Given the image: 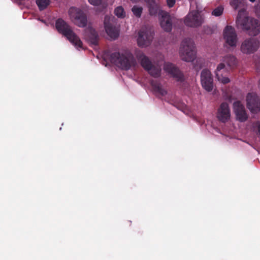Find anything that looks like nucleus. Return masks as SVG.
<instances>
[{
	"label": "nucleus",
	"instance_id": "1",
	"mask_svg": "<svg viewBox=\"0 0 260 260\" xmlns=\"http://www.w3.org/2000/svg\"><path fill=\"white\" fill-rule=\"evenodd\" d=\"M55 27L58 32L66 37L76 47H82V41L64 20L61 18L58 19L55 22Z\"/></svg>",
	"mask_w": 260,
	"mask_h": 260
},
{
	"label": "nucleus",
	"instance_id": "2",
	"mask_svg": "<svg viewBox=\"0 0 260 260\" xmlns=\"http://www.w3.org/2000/svg\"><path fill=\"white\" fill-rule=\"evenodd\" d=\"M110 61L122 70H128L136 64V61L130 52L124 53L114 52L110 57Z\"/></svg>",
	"mask_w": 260,
	"mask_h": 260
},
{
	"label": "nucleus",
	"instance_id": "3",
	"mask_svg": "<svg viewBox=\"0 0 260 260\" xmlns=\"http://www.w3.org/2000/svg\"><path fill=\"white\" fill-rule=\"evenodd\" d=\"M181 59L185 61H192L196 57V50L193 40L190 38H185L182 41L179 49Z\"/></svg>",
	"mask_w": 260,
	"mask_h": 260
},
{
	"label": "nucleus",
	"instance_id": "4",
	"mask_svg": "<svg viewBox=\"0 0 260 260\" xmlns=\"http://www.w3.org/2000/svg\"><path fill=\"white\" fill-rule=\"evenodd\" d=\"M71 21L77 26L84 27L87 23V19L86 14L80 9L76 7H71L68 11Z\"/></svg>",
	"mask_w": 260,
	"mask_h": 260
},
{
	"label": "nucleus",
	"instance_id": "5",
	"mask_svg": "<svg viewBox=\"0 0 260 260\" xmlns=\"http://www.w3.org/2000/svg\"><path fill=\"white\" fill-rule=\"evenodd\" d=\"M137 43L139 46L145 47L149 46L153 39V30L148 26H143L139 31Z\"/></svg>",
	"mask_w": 260,
	"mask_h": 260
},
{
	"label": "nucleus",
	"instance_id": "6",
	"mask_svg": "<svg viewBox=\"0 0 260 260\" xmlns=\"http://www.w3.org/2000/svg\"><path fill=\"white\" fill-rule=\"evenodd\" d=\"M243 28L248 31L250 36H255L260 32V24L258 20L251 18L249 20L248 18H245L241 22Z\"/></svg>",
	"mask_w": 260,
	"mask_h": 260
},
{
	"label": "nucleus",
	"instance_id": "7",
	"mask_svg": "<svg viewBox=\"0 0 260 260\" xmlns=\"http://www.w3.org/2000/svg\"><path fill=\"white\" fill-rule=\"evenodd\" d=\"M259 42L255 38L245 40L241 44V51L244 54H251L257 51Z\"/></svg>",
	"mask_w": 260,
	"mask_h": 260
},
{
	"label": "nucleus",
	"instance_id": "8",
	"mask_svg": "<svg viewBox=\"0 0 260 260\" xmlns=\"http://www.w3.org/2000/svg\"><path fill=\"white\" fill-rule=\"evenodd\" d=\"M201 82L203 88L206 91H211L213 88V79L210 71L204 69L201 74Z\"/></svg>",
	"mask_w": 260,
	"mask_h": 260
},
{
	"label": "nucleus",
	"instance_id": "9",
	"mask_svg": "<svg viewBox=\"0 0 260 260\" xmlns=\"http://www.w3.org/2000/svg\"><path fill=\"white\" fill-rule=\"evenodd\" d=\"M247 108L251 112L256 113L260 110V99L253 93H249L246 96Z\"/></svg>",
	"mask_w": 260,
	"mask_h": 260
},
{
	"label": "nucleus",
	"instance_id": "10",
	"mask_svg": "<svg viewBox=\"0 0 260 260\" xmlns=\"http://www.w3.org/2000/svg\"><path fill=\"white\" fill-rule=\"evenodd\" d=\"M223 38L227 45L235 47L237 42V36L235 29L231 26H226L223 30Z\"/></svg>",
	"mask_w": 260,
	"mask_h": 260
},
{
	"label": "nucleus",
	"instance_id": "11",
	"mask_svg": "<svg viewBox=\"0 0 260 260\" xmlns=\"http://www.w3.org/2000/svg\"><path fill=\"white\" fill-rule=\"evenodd\" d=\"M164 70L178 81H183L184 75L174 64L170 62H166L164 66Z\"/></svg>",
	"mask_w": 260,
	"mask_h": 260
},
{
	"label": "nucleus",
	"instance_id": "12",
	"mask_svg": "<svg viewBox=\"0 0 260 260\" xmlns=\"http://www.w3.org/2000/svg\"><path fill=\"white\" fill-rule=\"evenodd\" d=\"M184 24L190 27H198L202 24L201 18L197 11H192L185 17Z\"/></svg>",
	"mask_w": 260,
	"mask_h": 260
},
{
	"label": "nucleus",
	"instance_id": "13",
	"mask_svg": "<svg viewBox=\"0 0 260 260\" xmlns=\"http://www.w3.org/2000/svg\"><path fill=\"white\" fill-rule=\"evenodd\" d=\"M233 108L236 118L240 122H244L248 119L244 105L240 101H236L233 104Z\"/></svg>",
	"mask_w": 260,
	"mask_h": 260
},
{
	"label": "nucleus",
	"instance_id": "14",
	"mask_svg": "<svg viewBox=\"0 0 260 260\" xmlns=\"http://www.w3.org/2000/svg\"><path fill=\"white\" fill-rule=\"evenodd\" d=\"M229 71L225 67V64L223 62L220 63L217 67L215 71L216 78L218 80L223 84H226L230 82V80L226 75Z\"/></svg>",
	"mask_w": 260,
	"mask_h": 260
},
{
	"label": "nucleus",
	"instance_id": "15",
	"mask_svg": "<svg viewBox=\"0 0 260 260\" xmlns=\"http://www.w3.org/2000/svg\"><path fill=\"white\" fill-rule=\"evenodd\" d=\"M231 113L229 105L226 102H223L220 105L217 113L218 120L222 122H226L230 118Z\"/></svg>",
	"mask_w": 260,
	"mask_h": 260
},
{
	"label": "nucleus",
	"instance_id": "16",
	"mask_svg": "<svg viewBox=\"0 0 260 260\" xmlns=\"http://www.w3.org/2000/svg\"><path fill=\"white\" fill-rule=\"evenodd\" d=\"M110 18L106 16L104 20V26L106 32L112 39L115 40L119 36V29L110 21Z\"/></svg>",
	"mask_w": 260,
	"mask_h": 260
},
{
	"label": "nucleus",
	"instance_id": "17",
	"mask_svg": "<svg viewBox=\"0 0 260 260\" xmlns=\"http://www.w3.org/2000/svg\"><path fill=\"white\" fill-rule=\"evenodd\" d=\"M160 23L161 27L163 29L167 31L170 32L172 28V17L167 12H162L161 17L160 19Z\"/></svg>",
	"mask_w": 260,
	"mask_h": 260
},
{
	"label": "nucleus",
	"instance_id": "18",
	"mask_svg": "<svg viewBox=\"0 0 260 260\" xmlns=\"http://www.w3.org/2000/svg\"><path fill=\"white\" fill-rule=\"evenodd\" d=\"M86 37L87 41L93 45H97L99 41V35L96 30L88 27L86 31Z\"/></svg>",
	"mask_w": 260,
	"mask_h": 260
},
{
	"label": "nucleus",
	"instance_id": "19",
	"mask_svg": "<svg viewBox=\"0 0 260 260\" xmlns=\"http://www.w3.org/2000/svg\"><path fill=\"white\" fill-rule=\"evenodd\" d=\"M137 58L140 61L142 67L146 70L150 69L153 64L149 58L146 56L143 53L139 52L136 55Z\"/></svg>",
	"mask_w": 260,
	"mask_h": 260
},
{
	"label": "nucleus",
	"instance_id": "20",
	"mask_svg": "<svg viewBox=\"0 0 260 260\" xmlns=\"http://www.w3.org/2000/svg\"><path fill=\"white\" fill-rule=\"evenodd\" d=\"M222 61L224 64L226 63L230 69H236L238 66V59L233 55L229 54L224 56Z\"/></svg>",
	"mask_w": 260,
	"mask_h": 260
},
{
	"label": "nucleus",
	"instance_id": "21",
	"mask_svg": "<svg viewBox=\"0 0 260 260\" xmlns=\"http://www.w3.org/2000/svg\"><path fill=\"white\" fill-rule=\"evenodd\" d=\"M151 85L154 91L158 93L161 95L164 96L167 94V90L162 87L161 84L159 82L152 80L151 82Z\"/></svg>",
	"mask_w": 260,
	"mask_h": 260
},
{
	"label": "nucleus",
	"instance_id": "22",
	"mask_svg": "<svg viewBox=\"0 0 260 260\" xmlns=\"http://www.w3.org/2000/svg\"><path fill=\"white\" fill-rule=\"evenodd\" d=\"M147 71L152 76L155 78L158 77L160 75L161 70L159 68L152 64L150 69L147 70Z\"/></svg>",
	"mask_w": 260,
	"mask_h": 260
},
{
	"label": "nucleus",
	"instance_id": "23",
	"mask_svg": "<svg viewBox=\"0 0 260 260\" xmlns=\"http://www.w3.org/2000/svg\"><path fill=\"white\" fill-rule=\"evenodd\" d=\"M36 4L40 10L42 11L45 9L50 4L49 0H36Z\"/></svg>",
	"mask_w": 260,
	"mask_h": 260
},
{
	"label": "nucleus",
	"instance_id": "24",
	"mask_svg": "<svg viewBox=\"0 0 260 260\" xmlns=\"http://www.w3.org/2000/svg\"><path fill=\"white\" fill-rule=\"evenodd\" d=\"M132 11L136 17L140 18L143 12V8L141 7L134 6L132 9Z\"/></svg>",
	"mask_w": 260,
	"mask_h": 260
},
{
	"label": "nucleus",
	"instance_id": "25",
	"mask_svg": "<svg viewBox=\"0 0 260 260\" xmlns=\"http://www.w3.org/2000/svg\"><path fill=\"white\" fill-rule=\"evenodd\" d=\"M114 14L119 18H124L125 17V12L124 9L121 6L117 7L115 9Z\"/></svg>",
	"mask_w": 260,
	"mask_h": 260
},
{
	"label": "nucleus",
	"instance_id": "26",
	"mask_svg": "<svg viewBox=\"0 0 260 260\" xmlns=\"http://www.w3.org/2000/svg\"><path fill=\"white\" fill-rule=\"evenodd\" d=\"M223 11V7L222 6H219V7H218L217 8H216V9H215L212 11V14L214 16H219L222 14Z\"/></svg>",
	"mask_w": 260,
	"mask_h": 260
},
{
	"label": "nucleus",
	"instance_id": "27",
	"mask_svg": "<svg viewBox=\"0 0 260 260\" xmlns=\"http://www.w3.org/2000/svg\"><path fill=\"white\" fill-rule=\"evenodd\" d=\"M242 1L243 0H231L230 1V5L235 10H236L242 3Z\"/></svg>",
	"mask_w": 260,
	"mask_h": 260
},
{
	"label": "nucleus",
	"instance_id": "28",
	"mask_svg": "<svg viewBox=\"0 0 260 260\" xmlns=\"http://www.w3.org/2000/svg\"><path fill=\"white\" fill-rule=\"evenodd\" d=\"M150 15H154L157 13V9L154 4H151L149 7Z\"/></svg>",
	"mask_w": 260,
	"mask_h": 260
},
{
	"label": "nucleus",
	"instance_id": "29",
	"mask_svg": "<svg viewBox=\"0 0 260 260\" xmlns=\"http://www.w3.org/2000/svg\"><path fill=\"white\" fill-rule=\"evenodd\" d=\"M88 2L93 5L98 6L101 4L102 0H88Z\"/></svg>",
	"mask_w": 260,
	"mask_h": 260
},
{
	"label": "nucleus",
	"instance_id": "30",
	"mask_svg": "<svg viewBox=\"0 0 260 260\" xmlns=\"http://www.w3.org/2000/svg\"><path fill=\"white\" fill-rule=\"evenodd\" d=\"M175 2V0H167V5L169 7L171 8L174 5Z\"/></svg>",
	"mask_w": 260,
	"mask_h": 260
},
{
	"label": "nucleus",
	"instance_id": "31",
	"mask_svg": "<svg viewBox=\"0 0 260 260\" xmlns=\"http://www.w3.org/2000/svg\"><path fill=\"white\" fill-rule=\"evenodd\" d=\"M258 134L260 136V122L257 123Z\"/></svg>",
	"mask_w": 260,
	"mask_h": 260
},
{
	"label": "nucleus",
	"instance_id": "32",
	"mask_svg": "<svg viewBox=\"0 0 260 260\" xmlns=\"http://www.w3.org/2000/svg\"><path fill=\"white\" fill-rule=\"evenodd\" d=\"M131 1H132L133 2L136 3V2L139 1L140 0H131Z\"/></svg>",
	"mask_w": 260,
	"mask_h": 260
},
{
	"label": "nucleus",
	"instance_id": "33",
	"mask_svg": "<svg viewBox=\"0 0 260 260\" xmlns=\"http://www.w3.org/2000/svg\"><path fill=\"white\" fill-rule=\"evenodd\" d=\"M240 12H241V11H239V14H238V19L239 21H240L239 15H240Z\"/></svg>",
	"mask_w": 260,
	"mask_h": 260
},
{
	"label": "nucleus",
	"instance_id": "34",
	"mask_svg": "<svg viewBox=\"0 0 260 260\" xmlns=\"http://www.w3.org/2000/svg\"><path fill=\"white\" fill-rule=\"evenodd\" d=\"M251 2H254L255 0H249Z\"/></svg>",
	"mask_w": 260,
	"mask_h": 260
}]
</instances>
